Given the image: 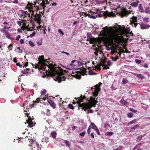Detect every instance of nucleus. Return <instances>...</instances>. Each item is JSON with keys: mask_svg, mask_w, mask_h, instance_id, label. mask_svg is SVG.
<instances>
[{"mask_svg": "<svg viewBox=\"0 0 150 150\" xmlns=\"http://www.w3.org/2000/svg\"><path fill=\"white\" fill-rule=\"evenodd\" d=\"M103 31L100 32L101 36L103 37L100 38V40L105 43H108L109 42H113V41L120 44L123 40V38L122 36H119L118 33H112L109 35L107 34L109 31L108 28L107 26L103 27Z\"/></svg>", "mask_w": 150, "mask_h": 150, "instance_id": "1", "label": "nucleus"}, {"mask_svg": "<svg viewBox=\"0 0 150 150\" xmlns=\"http://www.w3.org/2000/svg\"><path fill=\"white\" fill-rule=\"evenodd\" d=\"M56 66L57 65L55 64L53 65L52 64H50L49 65L48 68L51 70L53 73H55L57 75V76L55 78L56 81L60 83L62 81L65 80L66 78L64 76H62L64 74L63 72L66 73L67 71L66 70H63L61 67L58 66L56 67Z\"/></svg>", "mask_w": 150, "mask_h": 150, "instance_id": "2", "label": "nucleus"}, {"mask_svg": "<svg viewBox=\"0 0 150 150\" xmlns=\"http://www.w3.org/2000/svg\"><path fill=\"white\" fill-rule=\"evenodd\" d=\"M97 103V100L96 99V97H91L89 102L81 104L80 105V106L86 111L87 109H89L92 107H95Z\"/></svg>", "mask_w": 150, "mask_h": 150, "instance_id": "3", "label": "nucleus"}, {"mask_svg": "<svg viewBox=\"0 0 150 150\" xmlns=\"http://www.w3.org/2000/svg\"><path fill=\"white\" fill-rule=\"evenodd\" d=\"M132 11L131 10H127L125 8H121L120 11H117V14H118L121 18H123L127 17Z\"/></svg>", "mask_w": 150, "mask_h": 150, "instance_id": "4", "label": "nucleus"}, {"mask_svg": "<svg viewBox=\"0 0 150 150\" xmlns=\"http://www.w3.org/2000/svg\"><path fill=\"white\" fill-rule=\"evenodd\" d=\"M38 60L40 64H41L42 66L43 67H44L45 66H47L48 67L49 65L50 64H49L48 65L46 63L47 62L48 64H49V63L47 61V60L45 59L43 55L40 56L38 58Z\"/></svg>", "mask_w": 150, "mask_h": 150, "instance_id": "5", "label": "nucleus"}, {"mask_svg": "<svg viewBox=\"0 0 150 150\" xmlns=\"http://www.w3.org/2000/svg\"><path fill=\"white\" fill-rule=\"evenodd\" d=\"M98 17L100 18L102 17V16H104L105 17H107L108 16L111 17L115 16V14L113 13V12L111 11L109 12L107 11L104 12L103 14L100 13H98Z\"/></svg>", "mask_w": 150, "mask_h": 150, "instance_id": "6", "label": "nucleus"}, {"mask_svg": "<svg viewBox=\"0 0 150 150\" xmlns=\"http://www.w3.org/2000/svg\"><path fill=\"white\" fill-rule=\"evenodd\" d=\"M137 17L133 16L130 18V24L133 27H136L137 25Z\"/></svg>", "mask_w": 150, "mask_h": 150, "instance_id": "7", "label": "nucleus"}, {"mask_svg": "<svg viewBox=\"0 0 150 150\" xmlns=\"http://www.w3.org/2000/svg\"><path fill=\"white\" fill-rule=\"evenodd\" d=\"M75 99H76V102L78 105V110H79L80 109V107L82 110H84L85 111V109H83V108L81 107L80 105L81 104H82L83 103H81V102H83L84 100L81 97L79 98H75Z\"/></svg>", "mask_w": 150, "mask_h": 150, "instance_id": "8", "label": "nucleus"}, {"mask_svg": "<svg viewBox=\"0 0 150 150\" xmlns=\"http://www.w3.org/2000/svg\"><path fill=\"white\" fill-rule=\"evenodd\" d=\"M34 11L32 12L31 16L34 17L36 21H40L41 20V16L39 13H36V14L34 15Z\"/></svg>", "mask_w": 150, "mask_h": 150, "instance_id": "9", "label": "nucleus"}, {"mask_svg": "<svg viewBox=\"0 0 150 150\" xmlns=\"http://www.w3.org/2000/svg\"><path fill=\"white\" fill-rule=\"evenodd\" d=\"M33 4L28 2L25 7L26 8L28 9V11L30 12H32L34 11L33 10Z\"/></svg>", "mask_w": 150, "mask_h": 150, "instance_id": "10", "label": "nucleus"}, {"mask_svg": "<svg viewBox=\"0 0 150 150\" xmlns=\"http://www.w3.org/2000/svg\"><path fill=\"white\" fill-rule=\"evenodd\" d=\"M73 63H71L67 65V67H65L66 68L69 70L73 69L75 67H77L75 65V64H74Z\"/></svg>", "mask_w": 150, "mask_h": 150, "instance_id": "11", "label": "nucleus"}, {"mask_svg": "<svg viewBox=\"0 0 150 150\" xmlns=\"http://www.w3.org/2000/svg\"><path fill=\"white\" fill-rule=\"evenodd\" d=\"M30 69H25L21 71V72L23 74H26L28 76L31 74V72H30Z\"/></svg>", "mask_w": 150, "mask_h": 150, "instance_id": "12", "label": "nucleus"}, {"mask_svg": "<svg viewBox=\"0 0 150 150\" xmlns=\"http://www.w3.org/2000/svg\"><path fill=\"white\" fill-rule=\"evenodd\" d=\"M32 120H28L27 122L28 124V127L31 128L33 127L34 123L32 121Z\"/></svg>", "mask_w": 150, "mask_h": 150, "instance_id": "13", "label": "nucleus"}, {"mask_svg": "<svg viewBox=\"0 0 150 150\" xmlns=\"http://www.w3.org/2000/svg\"><path fill=\"white\" fill-rule=\"evenodd\" d=\"M140 25L142 29H148L150 27L149 25H146L143 23H141Z\"/></svg>", "mask_w": 150, "mask_h": 150, "instance_id": "14", "label": "nucleus"}, {"mask_svg": "<svg viewBox=\"0 0 150 150\" xmlns=\"http://www.w3.org/2000/svg\"><path fill=\"white\" fill-rule=\"evenodd\" d=\"M26 105V104L24 103L23 104L24 107V112H27L29 110V108H30L28 106H26V108H25V106ZM34 105H30V108H31Z\"/></svg>", "mask_w": 150, "mask_h": 150, "instance_id": "15", "label": "nucleus"}, {"mask_svg": "<svg viewBox=\"0 0 150 150\" xmlns=\"http://www.w3.org/2000/svg\"><path fill=\"white\" fill-rule=\"evenodd\" d=\"M139 0H135L134 2H132L130 4V5L133 7H136L137 6L138 4L139 3Z\"/></svg>", "mask_w": 150, "mask_h": 150, "instance_id": "16", "label": "nucleus"}, {"mask_svg": "<svg viewBox=\"0 0 150 150\" xmlns=\"http://www.w3.org/2000/svg\"><path fill=\"white\" fill-rule=\"evenodd\" d=\"M21 12L22 14V16H24L23 18H25L27 16H28L29 17H30V14H29L27 11L22 10Z\"/></svg>", "mask_w": 150, "mask_h": 150, "instance_id": "17", "label": "nucleus"}, {"mask_svg": "<svg viewBox=\"0 0 150 150\" xmlns=\"http://www.w3.org/2000/svg\"><path fill=\"white\" fill-rule=\"evenodd\" d=\"M138 9L141 13H143L144 12V10L142 4H138Z\"/></svg>", "mask_w": 150, "mask_h": 150, "instance_id": "18", "label": "nucleus"}, {"mask_svg": "<svg viewBox=\"0 0 150 150\" xmlns=\"http://www.w3.org/2000/svg\"><path fill=\"white\" fill-rule=\"evenodd\" d=\"M49 103L50 105L53 108H55L56 107V104L54 103L52 100H50L48 102Z\"/></svg>", "mask_w": 150, "mask_h": 150, "instance_id": "19", "label": "nucleus"}, {"mask_svg": "<svg viewBox=\"0 0 150 150\" xmlns=\"http://www.w3.org/2000/svg\"><path fill=\"white\" fill-rule=\"evenodd\" d=\"M102 66L103 67H104V65H103L102 64H97V65L95 67H94L93 66H92L93 68H95L96 69H97L98 70H101V68L100 67V66Z\"/></svg>", "mask_w": 150, "mask_h": 150, "instance_id": "20", "label": "nucleus"}, {"mask_svg": "<svg viewBox=\"0 0 150 150\" xmlns=\"http://www.w3.org/2000/svg\"><path fill=\"white\" fill-rule=\"evenodd\" d=\"M123 31L124 32L125 34H130L132 35V36L133 35V34L132 33V31H131L130 33H129V30H127V28L125 29Z\"/></svg>", "mask_w": 150, "mask_h": 150, "instance_id": "21", "label": "nucleus"}, {"mask_svg": "<svg viewBox=\"0 0 150 150\" xmlns=\"http://www.w3.org/2000/svg\"><path fill=\"white\" fill-rule=\"evenodd\" d=\"M57 134L56 131H53L51 132L50 135L51 136L54 138H55L56 137V135Z\"/></svg>", "mask_w": 150, "mask_h": 150, "instance_id": "22", "label": "nucleus"}, {"mask_svg": "<svg viewBox=\"0 0 150 150\" xmlns=\"http://www.w3.org/2000/svg\"><path fill=\"white\" fill-rule=\"evenodd\" d=\"M89 40H90V42L91 44H97V41L96 39H91Z\"/></svg>", "mask_w": 150, "mask_h": 150, "instance_id": "23", "label": "nucleus"}, {"mask_svg": "<svg viewBox=\"0 0 150 150\" xmlns=\"http://www.w3.org/2000/svg\"><path fill=\"white\" fill-rule=\"evenodd\" d=\"M4 33L7 38L8 39H11V35L8 32V31L4 32Z\"/></svg>", "mask_w": 150, "mask_h": 150, "instance_id": "24", "label": "nucleus"}, {"mask_svg": "<svg viewBox=\"0 0 150 150\" xmlns=\"http://www.w3.org/2000/svg\"><path fill=\"white\" fill-rule=\"evenodd\" d=\"M137 121V119H134L133 120L129 122L128 123L127 125V126H129L130 125H132L134 123Z\"/></svg>", "mask_w": 150, "mask_h": 150, "instance_id": "25", "label": "nucleus"}, {"mask_svg": "<svg viewBox=\"0 0 150 150\" xmlns=\"http://www.w3.org/2000/svg\"><path fill=\"white\" fill-rule=\"evenodd\" d=\"M87 41H89V40L92 39V35L91 33H87Z\"/></svg>", "mask_w": 150, "mask_h": 150, "instance_id": "26", "label": "nucleus"}, {"mask_svg": "<svg viewBox=\"0 0 150 150\" xmlns=\"http://www.w3.org/2000/svg\"><path fill=\"white\" fill-rule=\"evenodd\" d=\"M135 76L138 78H140L142 79H143L144 78V77L142 74H136Z\"/></svg>", "mask_w": 150, "mask_h": 150, "instance_id": "27", "label": "nucleus"}, {"mask_svg": "<svg viewBox=\"0 0 150 150\" xmlns=\"http://www.w3.org/2000/svg\"><path fill=\"white\" fill-rule=\"evenodd\" d=\"M76 62L78 64V65L79 66H80L82 65V63L80 62L79 61H77L76 60H73L71 61V62L72 63H74L75 62Z\"/></svg>", "mask_w": 150, "mask_h": 150, "instance_id": "28", "label": "nucleus"}, {"mask_svg": "<svg viewBox=\"0 0 150 150\" xmlns=\"http://www.w3.org/2000/svg\"><path fill=\"white\" fill-rule=\"evenodd\" d=\"M99 92L98 91H96L95 90L93 92L92 94L93 96L96 97L97 96L98 94V92Z\"/></svg>", "mask_w": 150, "mask_h": 150, "instance_id": "29", "label": "nucleus"}, {"mask_svg": "<svg viewBox=\"0 0 150 150\" xmlns=\"http://www.w3.org/2000/svg\"><path fill=\"white\" fill-rule=\"evenodd\" d=\"M91 125L92 126L91 128L95 130L96 129L98 128L93 123H91Z\"/></svg>", "mask_w": 150, "mask_h": 150, "instance_id": "30", "label": "nucleus"}, {"mask_svg": "<svg viewBox=\"0 0 150 150\" xmlns=\"http://www.w3.org/2000/svg\"><path fill=\"white\" fill-rule=\"evenodd\" d=\"M120 102L122 105H126L127 104V102L124 99L121 100Z\"/></svg>", "mask_w": 150, "mask_h": 150, "instance_id": "31", "label": "nucleus"}, {"mask_svg": "<svg viewBox=\"0 0 150 150\" xmlns=\"http://www.w3.org/2000/svg\"><path fill=\"white\" fill-rule=\"evenodd\" d=\"M113 134V133L112 132H106L105 133V135L106 136H110L112 135Z\"/></svg>", "mask_w": 150, "mask_h": 150, "instance_id": "32", "label": "nucleus"}, {"mask_svg": "<svg viewBox=\"0 0 150 150\" xmlns=\"http://www.w3.org/2000/svg\"><path fill=\"white\" fill-rule=\"evenodd\" d=\"M144 12L146 13H150V8L149 7H147Z\"/></svg>", "mask_w": 150, "mask_h": 150, "instance_id": "33", "label": "nucleus"}, {"mask_svg": "<svg viewBox=\"0 0 150 150\" xmlns=\"http://www.w3.org/2000/svg\"><path fill=\"white\" fill-rule=\"evenodd\" d=\"M8 27L6 25H4V28L3 29H2L1 30V31L2 32H5L6 31H7L6 30V29H7Z\"/></svg>", "mask_w": 150, "mask_h": 150, "instance_id": "34", "label": "nucleus"}, {"mask_svg": "<svg viewBox=\"0 0 150 150\" xmlns=\"http://www.w3.org/2000/svg\"><path fill=\"white\" fill-rule=\"evenodd\" d=\"M64 143L65 144L66 146H68L69 147H70V144L69 142L67 141V140H64Z\"/></svg>", "mask_w": 150, "mask_h": 150, "instance_id": "35", "label": "nucleus"}, {"mask_svg": "<svg viewBox=\"0 0 150 150\" xmlns=\"http://www.w3.org/2000/svg\"><path fill=\"white\" fill-rule=\"evenodd\" d=\"M71 74H71V75L72 76H73L76 77V76L77 75V72H74L72 71H71Z\"/></svg>", "mask_w": 150, "mask_h": 150, "instance_id": "36", "label": "nucleus"}, {"mask_svg": "<svg viewBox=\"0 0 150 150\" xmlns=\"http://www.w3.org/2000/svg\"><path fill=\"white\" fill-rule=\"evenodd\" d=\"M124 48L125 49V50L124 51L123 50H122L120 52V53L119 54V55H120V56L121 55V54H122V53H124V52H126L127 53V48L126 47H124Z\"/></svg>", "mask_w": 150, "mask_h": 150, "instance_id": "37", "label": "nucleus"}, {"mask_svg": "<svg viewBox=\"0 0 150 150\" xmlns=\"http://www.w3.org/2000/svg\"><path fill=\"white\" fill-rule=\"evenodd\" d=\"M95 90L98 91H99L100 90V86L98 84H96L95 86Z\"/></svg>", "mask_w": 150, "mask_h": 150, "instance_id": "38", "label": "nucleus"}, {"mask_svg": "<svg viewBox=\"0 0 150 150\" xmlns=\"http://www.w3.org/2000/svg\"><path fill=\"white\" fill-rule=\"evenodd\" d=\"M30 143L29 144V145L32 146V145L33 143H34V142H35V140L34 139H31L30 141Z\"/></svg>", "mask_w": 150, "mask_h": 150, "instance_id": "39", "label": "nucleus"}, {"mask_svg": "<svg viewBox=\"0 0 150 150\" xmlns=\"http://www.w3.org/2000/svg\"><path fill=\"white\" fill-rule=\"evenodd\" d=\"M143 137V136L142 135H140L138 137H137V142H139L141 140V139Z\"/></svg>", "mask_w": 150, "mask_h": 150, "instance_id": "40", "label": "nucleus"}, {"mask_svg": "<svg viewBox=\"0 0 150 150\" xmlns=\"http://www.w3.org/2000/svg\"><path fill=\"white\" fill-rule=\"evenodd\" d=\"M68 107L71 109L73 110L74 108V107L73 105L71 104H69L68 105Z\"/></svg>", "mask_w": 150, "mask_h": 150, "instance_id": "41", "label": "nucleus"}, {"mask_svg": "<svg viewBox=\"0 0 150 150\" xmlns=\"http://www.w3.org/2000/svg\"><path fill=\"white\" fill-rule=\"evenodd\" d=\"M149 18H143V21L144 22H146L147 23L149 22Z\"/></svg>", "mask_w": 150, "mask_h": 150, "instance_id": "42", "label": "nucleus"}, {"mask_svg": "<svg viewBox=\"0 0 150 150\" xmlns=\"http://www.w3.org/2000/svg\"><path fill=\"white\" fill-rule=\"evenodd\" d=\"M25 115H26V116L28 117V120H32L33 119V118H31V116H30L29 113H25Z\"/></svg>", "mask_w": 150, "mask_h": 150, "instance_id": "43", "label": "nucleus"}, {"mask_svg": "<svg viewBox=\"0 0 150 150\" xmlns=\"http://www.w3.org/2000/svg\"><path fill=\"white\" fill-rule=\"evenodd\" d=\"M8 47L9 50H12L13 49V45L11 44H10Z\"/></svg>", "mask_w": 150, "mask_h": 150, "instance_id": "44", "label": "nucleus"}, {"mask_svg": "<svg viewBox=\"0 0 150 150\" xmlns=\"http://www.w3.org/2000/svg\"><path fill=\"white\" fill-rule=\"evenodd\" d=\"M36 34V33L35 32H33L31 34H30L29 36H27V38L28 37H30L32 38Z\"/></svg>", "mask_w": 150, "mask_h": 150, "instance_id": "45", "label": "nucleus"}, {"mask_svg": "<svg viewBox=\"0 0 150 150\" xmlns=\"http://www.w3.org/2000/svg\"><path fill=\"white\" fill-rule=\"evenodd\" d=\"M127 115L128 117L131 118L133 116V114L131 113H129L127 114Z\"/></svg>", "mask_w": 150, "mask_h": 150, "instance_id": "46", "label": "nucleus"}, {"mask_svg": "<svg viewBox=\"0 0 150 150\" xmlns=\"http://www.w3.org/2000/svg\"><path fill=\"white\" fill-rule=\"evenodd\" d=\"M29 43L31 47H34L35 46L33 42L31 41H29Z\"/></svg>", "mask_w": 150, "mask_h": 150, "instance_id": "47", "label": "nucleus"}, {"mask_svg": "<svg viewBox=\"0 0 150 150\" xmlns=\"http://www.w3.org/2000/svg\"><path fill=\"white\" fill-rule=\"evenodd\" d=\"M139 127V125H135L134 127L131 128V129H135L136 128Z\"/></svg>", "mask_w": 150, "mask_h": 150, "instance_id": "48", "label": "nucleus"}, {"mask_svg": "<svg viewBox=\"0 0 150 150\" xmlns=\"http://www.w3.org/2000/svg\"><path fill=\"white\" fill-rule=\"evenodd\" d=\"M46 92V90L45 89H44L41 92V95H44Z\"/></svg>", "mask_w": 150, "mask_h": 150, "instance_id": "49", "label": "nucleus"}, {"mask_svg": "<svg viewBox=\"0 0 150 150\" xmlns=\"http://www.w3.org/2000/svg\"><path fill=\"white\" fill-rule=\"evenodd\" d=\"M88 110L87 111L88 113H92L93 112V110L90 109V108L88 109Z\"/></svg>", "mask_w": 150, "mask_h": 150, "instance_id": "50", "label": "nucleus"}, {"mask_svg": "<svg viewBox=\"0 0 150 150\" xmlns=\"http://www.w3.org/2000/svg\"><path fill=\"white\" fill-rule=\"evenodd\" d=\"M142 145V144L141 143H139V144H138L136 146H135L134 147V149L133 150H134L136 148V147H140V146H141Z\"/></svg>", "mask_w": 150, "mask_h": 150, "instance_id": "51", "label": "nucleus"}, {"mask_svg": "<svg viewBox=\"0 0 150 150\" xmlns=\"http://www.w3.org/2000/svg\"><path fill=\"white\" fill-rule=\"evenodd\" d=\"M40 98H37L36 100L34 102V103H39L40 101Z\"/></svg>", "mask_w": 150, "mask_h": 150, "instance_id": "52", "label": "nucleus"}, {"mask_svg": "<svg viewBox=\"0 0 150 150\" xmlns=\"http://www.w3.org/2000/svg\"><path fill=\"white\" fill-rule=\"evenodd\" d=\"M135 62L137 64H140L141 63V61L140 60L138 59H135Z\"/></svg>", "mask_w": 150, "mask_h": 150, "instance_id": "53", "label": "nucleus"}, {"mask_svg": "<svg viewBox=\"0 0 150 150\" xmlns=\"http://www.w3.org/2000/svg\"><path fill=\"white\" fill-rule=\"evenodd\" d=\"M86 132L85 131L79 134V135L83 137L85 134Z\"/></svg>", "mask_w": 150, "mask_h": 150, "instance_id": "54", "label": "nucleus"}, {"mask_svg": "<svg viewBox=\"0 0 150 150\" xmlns=\"http://www.w3.org/2000/svg\"><path fill=\"white\" fill-rule=\"evenodd\" d=\"M91 129V128L90 127V126L88 127L87 129V133L88 134H90V133L91 132V130H90Z\"/></svg>", "mask_w": 150, "mask_h": 150, "instance_id": "55", "label": "nucleus"}, {"mask_svg": "<svg viewBox=\"0 0 150 150\" xmlns=\"http://www.w3.org/2000/svg\"><path fill=\"white\" fill-rule=\"evenodd\" d=\"M58 32L60 34H61L62 35H63L64 34V33L62 31V30L61 29H59L58 30Z\"/></svg>", "mask_w": 150, "mask_h": 150, "instance_id": "56", "label": "nucleus"}, {"mask_svg": "<svg viewBox=\"0 0 150 150\" xmlns=\"http://www.w3.org/2000/svg\"><path fill=\"white\" fill-rule=\"evenodd\" d=\"M95 130L96 131V132L97 133V134L99 135H100V133L99 131V130L98 128L96 129Z\"/></svg>", "mask_w": 150, "mask_h": 150, "instance_id": "57", "label": "nucleus"}, {"mask_svg": "<svg viewBox=\"0 0 150 150\" xmlns=\"http://www.w3.org/2000/svg\"><path fill=\"white\" fill-rule=\"evenodd\" d=\"M129 110L130 111L133 112H134L136 113L137 112V110H134L133 108H129Z\"/></svg>", "mask_w": 150, "mask_h": 150, "instance_id": "58", "label": "nucleus"}, {"mask_svg": "<svg viewBox=\"0 0 150 150\" xmlns=\"http://www.w3.org/2000/svg\"><path fill=\"white\" fill-rule=\"evenodd\" d=\"M106 62V61L105 60H102L101 61V63L100 64H102L103 65H104V64Z\"/></svg>", "mask_w": 150, "mask_h": 150, "instance_id": "59", "label": "nucleus"}, {"mask_svg": "<svg viewBox=\"0 0 150 150\" xmlns=\"http://www.w3.org/2000/svg\"><path fill=\"white\" fill-rule=\"evenodd\" d=\"M123 84H125L127 83V80L125 79H123L122 81Z\"/></svg>", "mask_w": 150, "mask_h": 150, "instance_id": "60", "label": "nucleus"}, {"mask_svg": "<svg viewBox=\"0 0 150 150\" xmlns=\"http://www.w3.org/2000/svg\"><path fill=\"white\" fill-rule=\"evenodd\" d=\"M34 29L33 27L30 28H28L27 29V30L28 31H32Z\"/></svg>", "mask_w": 150, "mask_h": 150, "instance_id": "61", "label": "nucleus"}, {"mask_svg": "<svg viewBox=\"0 0 150 150\" xmlns=\"http://www.w3.org/2000/svg\"><path fill=\"white\" fill-rule=\"evenodd\" d=\"M107 65L108 66H110L112 64L111 62L109 61L107 62Z\"/></svg>", "mask_w": 150, "mask_h": 150, "instance_id": "62", "label": "nucleus"}, {"mask_svg": "<svg viewBox=\"0 0 150 150\" xmlns=\"http://www.w3.org/2000/svg\"><path fill=\"white\" fill-rule=\"evenodd\" d=\"M82 14H83V16L85 17H86L87 16L88 14L87 13L83 12Z\"/></svg>", "mask_w": 150, "mask_h": 150, "instance_id": "63", "label": "nucleus"}, {"mask_svg": "<svg viewBox=\"0 0 150 150\" xmlns=\"http://www.w3.org/2000/svg\"><path fill=\"white\" fill-rule=\"evenodd\" d=\"M100 51V50H97L95 52V54L97 56L98 55V52ZM100 52L101 51H100Z\"/></svg>", "mask_w": 150, "mask_h": 150, "instance_id": "64", "label": "nucleus"}]
</instances>
